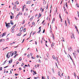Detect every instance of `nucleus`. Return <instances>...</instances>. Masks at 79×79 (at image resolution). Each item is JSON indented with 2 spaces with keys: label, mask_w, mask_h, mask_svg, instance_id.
<instances>
[{
  "label": "nucleus",
  "mask_w": 79,
  "mask_h": 79,
  "mask_svg": "<svg viewBox=\"0 0 79 79\" xmlns=\"http://www.w3.org/2000/svg\"><path fill=\"white\" fill-rule=\"evenodd\" d=\"M14 53L15 52H13L12 53H11L10 54V55L9 56H8V55H9V54L10 53V52L7 53L6 55V56L7 58H10V56H12L13 55V54H14Z\"/></svg>",
  "instance_id": "obj_1"
},
{
  "label": "nucleus",
  "mask_w": 79,
  "mask_h": 79,
  "mask_svg": "<svg viewBox=\"0 0 79 79\" xmlns=\"http://www.w3.org/2000/svg\"><path fill=\"white\" fill-rule=\"evenodd\" d=\"M6 27H7V29H8V28H9V27H10L11 26H10V23H6Z\"/></svg>",
  "instance_id": "obj_2"
},
{
  "label": "nucleus",
  "mask_w": 79,
  "mask_h": 79,
  "mask_svg": "<svg viewBox=\"0 0 79 79\" xmlns=\"http://www.w3.org/2000/svg\"><path fill=\"white\" fill-rule=\"evenodd\" d=\"M72 35L71 36V39H75V37H74V34L73 33H72Z\"/></svg>",
  "instance_id": "obj_3"
},
{
  "label": "nucleus",
  "mask_w": 79,
  "mask_h": 79,
  "mask_svg": "<svg viewBox=\"0 0 79 79\" xmlns=\"http://www.w3.org/2000/svg\"><path fill=\"white\" fill-rule=\"evenodd\" d=\"M31 2L30 1H28L26 2V4H31Z\"/></svg>",
  "instance_id": "obj_4"
},
{
  "label": "nucleus",
  "mask_w": 79,
  "mask_h": 79,
  "mask_svg": "<svg viewBox=\"0 0 79 79\" xmlns=\"http://www.w3.org/2000/svg\"><path fill=\"white\" fill-rule=\"evenodd\" d=\"M23 31V27H22L20 29V31L21 32Z\"/></svg>",
  "instance_id": "obj_5"
},
{
  "label": "nucleus",
  "mask_w": 79,
  "mask_h": 79,
  "mask_svg": "<svg viewBox=\"0 0 79 79\" xmlns=\"http://www.w3.org/2000/svg\"><path fill=\"white\" fill-rule=\"evenodd\" d=\"M41 16H42V15L41 14H40V13L39 14V16L38 18V19H39V18H40Z\"/></svg>",
  "instance_id": "obj_6"
},
{
  "label": "nucleus",
  "mask_w": 79,
  "mask_h": 79,
  "mask_svg": "<svg viewBox=\"0 0 79 79\" xmlns=\"http://www.w3.org/2000/svg\"><path fill=\"white\" fill-rule=\"evenodd\" d=\"M26 8V5H24V6H23V8L22 9V10L23 11H24V8Z\"/></svg>",
  "instance_id": "obj_7"
},
{
  "label": "nucleus",
  "mask_w": 79,
  "mask_h": 79,
  "mask_svg": "<svg viewBox=\"0 0 79 79\" xmlns=\"http://www.w3.org/2000/svg\"><path fill=\"white\" fill-rule=\"evenodd\" d=\"M52 57L54 60H56V61H57L58 59L57 58L56 59V58H55V57L54 56H52Z\"/></svg>",
  "instance_id": "obj_8"
},
{
  "label": "nucleus",
  "mask_w": 79,
  "mask_h": 79,
  "mask_svg": "<svg viewBox=\"0 0 79 79\" xmlns=\"http://www.w3.org/2000/svg\"><path fill=\"white\" fill-rule=\"evenodd\" d=\"M52 38L53 40H55V36H54V34H53V33H52Z\"/></svg>",
  "instance_id": "obj_9"
},
{
  "label": "nucleus",
  "mask_w": 79,
  "mask_h": 79,
  "mask_svg": "<svg viewBox=\"0 0 79 79\" xmlns=\"http://www.w3.org/2000/svg\"><path fill=\"white\" fill-rule=\"evenodd\" d=\"M4 41H5V40H4L3 39H2L1 40H0V43L2 42H3Z\"/></svg>",
  "instance_id": "obj_10"
},
{
  "label": "nucleus",
  "mask_w": 79,
  "mask_h": 79,
  "mask_svg": "<svg viewBox=\"0 0 79 79\" xmlns=\"http://www.w3.org/2000/svg\"><path fill=\"white\" fill-rule=\"evenodd\" d=\"M50 32L51 33L52 32V28L51 27V26H50Z\"/></svg>",
  "instance_id": "obj_11"
},
{
  "label": "nucleus",
  "mask_w": 79,
  "mask_h": 79,
  "mask_svg": "<svg viewBox=\"0 0 79 79\" xmlns=\"http://www.w3.org/2000/svg\"><path fill=\"white\" fill-rule=\"evenodd\" d=\"M12 61H13V59H11L10 60H9V64H10V63H11Z\"/></svg>",
  "instance_id": "obj_12"
},
{
  "label": "nucleus",
  "mask_w": 79,
  "mask_h": 79,
  "mask_svg": "<svg viewBox=\"0 0 79 79\" xmlns=\"http://www.w3.org/2000/svg\"><path fill=\"white\" fill-rule=\"evenodd\" d=\"M10 18L11 19H13V18H14V16H12L11 15H10Z\"/></svg>",
  "instance_id": "obj_13"
},
{
  "label": "nucleus",
  "mask_w": 79,
  "mask_h": 79,
  "mask_svg": "<svg viewBox=\"0 0 79 79\" xmlns=\"http://www.w3.org/2000/svg\"><path fill=\"white\" fill-rule=\"evenodd\" d=\"M18 15H22L23 14H22V13H21V12H19Z\"/></svg>",
  "instance_id": "obj_14"
},
{
  "label": "nucleus",
  "mask_w": 79,
  "mask_h": 79,
  "mask_svg": "<svg viewBox=\"0 0 79 79\" xmlns=\"http://www.w3.org/2000/svg\"><path fill=\"white\" fill-rule=\"evenodd\" d=\"M55 18H53L52 19V23H53V22H54V21H55Z\"/></svg>",
  "instance_id": "obj_15"
},
{
  "label": "nucleus",
  "mask_w": 79,
  "mask_h": 79,
  "mask_svg": "<svg viewBox=\"0 0 79 79\" xmlns=\"http://www.w3.org/2000/svg\"><path fill=\"white\" fill-rule=\"evenodd\" d=\"M5 33H4L2 35V37H3V36H5Z\"/></svg>",
  "instance_id": "obj_16"
},
{
  "label": "nucleus",
  "mask_w": 79,
  "mask_h": 79,
  "mask_svg": "<svg viewBox=\"0 0 79 79\" xmlns=\"http://www.w3.org/2000/svg\"><path fill=\"white\" fill-rule=\"evenodd\" d=\"M26 28H24V29H23V32H26Z\"/></svg>",
  "instance_id": "obj_17"
},
{
  "label": "nucleus",
  "mask_w": 79,
  "mask_h": 79,
  "mask_svg": "<svg viewBox=\"0 0 79 79\" xmlns=\"http://www.w3.org/2000/svg\"><path fill=\"white\" fill-rule=\"evenodd\" d=\"M24 23H25V20H23L22 24H24Z\"/></svg>",
  "instance_id": "obj_18"
},
{
  "label": "nucleus",
  "mask_w": 79,
  "mask_h": 79,
  "mask_svg": "<svg viewBox=\"0 0 79 79\" xmlns=\"http://www.w3.org/2000/svg\"><path fill=\"white\" fill-rule=\"evenodd\" d=\"M33 18H34V16H32V17L30 19V21H31V20H32L33 19Z\"/></svg>",
  "instance_id": "obj_19"
},
{
  "label": "nucleus",
  "mask_w": 79,
  "mask_h": 79,
  "mask_svg": "<svg viewBox=\"0 0 79 79\" xmlns=\"http://www.w3.org/2000/svg\"><path fill=\"white\" fill-rule=\"evenodd\" d=\"M59 17L61 19V22H62V19H61V15H60V14L59 15Z\"/></svg>",
  "instance_id": "obj_20"
},
{
  "label": "nucleus",
  "mask_w": 79,
  "mask_h": 79,
  "mask_svg": "<svg viewBox=\"0 0 79 79\" xmlns=\"http://www.w3.org/2000/svg\"><path fill=\"white\" fill-rule=\"evenodd\" d=\"M15 3L17 5H18V4H19V2L17 1H16Z\"/></svg>",
  "instance_id": "obj_21"
},
{
  "label": "nucleus",
  "mask_w": 79,
  "mask_h": 79,
  "mask_svg": "<svg viewBox=\"0 0 79 79\" xmlns=\"http://www.w3.org/2000/svg\"><path fill=\"white\" fill-rule=\"evenodd\" d=\"M12 20H11L10 21V24H12V25H13V23L12 22Z\"/></svg>",
  "instance_id": "obj_22"
},
{
  "label": "nucleus",
  "mask_w": 79,
  "mask_h": 79,
  "mask_svg": "<svg viewBox=\"0 0 79 79\" xmlns=\"http://www.w3.org/2000/svg\"><path fill=\"white\" fill-rule=\"evenodd\" d=\"M58 75H59V76H60V71H58Z\"/></svg>",
  "instance_id": "obj_23"
},
{
  "label": "nucleus",
  "mask_w": 79,
  "mask_h": 79,
  "mask_svg": "<svg viewBox=\"0 0 79 79\" xmlns=\"http://www.w3.org/2000/svg\"><path fill=\"white\" fill-rule=\"evenodd\" d=\"M21 35V33H20L18 34V35L19 36Z\"/></svg>",
  "instance_id": "obj_24"
},
{
  "label": "nucleus",
  "mask_w": 79,
  "mask_h": 79,
  "mask_svg": "<svg viewBox=\"0 0 79 79\" xmlns=\"http://www.w3.org/2000/svg\"><path fill=\"white\" fill-rule=\"evenodd\" d=\"M67 21H68V23H69V24H70V22H69V20L68 19Z\"/></svg>",
  "instance_id": "obj_25"
},
{
  "label": "nucleus",
  "mask_w": 79,
  "mask_h": 79,
  "mask_svg": "<svg viewBox=\"0 0 79 79\" xmlns=\"http://www.w3.org/2000/svg\"><path fill=\"white\" fill-rule=\"evenodd\" d=\"M40 31H41V28H40L39 31L38 32V33H40Z\"/></svg>",
  "instance_id": "obj_26"
},
{
  "label": "nucleus",
  "mask_w": 79,
  "mask_h": 79,
  "mask_svg": "<svg viewBox=\"0 0 79 79\" xmlns=\"http://www.w3.org/2000/svg\"><path fill=\"white\" fill-rule=\"evenodd\" d=\"M12 32H15V30H14V28H13L11 31Z\"/></svg>",
  "instance_id": "obj_27"
},
{
  "label": "nucleus",
  "mask_w": 79,
  "mask_h": 79,
  "mask_svg": "<svg viewBox=\"0 0 79 79\" xmlns=\"http://www.w3.org/2000/svg\"><path fill=\"white\" fill-rule=\"evenodd\" d=\"M74 75L75 77H76V74L75 73H74Z\"/></svg>",
  "instance_id": "obj_28"
},
{
  "label": "nucleus",
  "mask_w": 79,
  "mask_h": 79,
  "mask_svg": "<svg viewBox=\"0 0 79 79\" xmlns=\"http://www.w3.org/2000/svg\"><path fill=\"white\" fill-rule=\"evenodd\" d=\"M76 6H77V7H79V5L77 4H76Z\"/></svg>",
  "instance_id": "obj_29"
},
{
  "label": "nucleus",
  "mask_w": 79,
  "mask_h": 79,
  "mask_svg": "<svg viewBox=\"0 0 79 79\" xmlns=\"http://www.w3.org/2000/svg\"><path fill=\"white\" fill-rule=\"evenodd\" d=\"M31 58L32 59H35V57H33V56H31Z\"/></svg>",
  "instance_id": "obj_30"
},
{
  "label": "nucleus",
  "mask_w": 79,
  "mask_h": 79,
  "mask_svg": "<svg viewBox=\"0 0 79 79\" xmlns=\"http://www.w3.org/2000/svg\"><path fill=\"white\" fill-rule=\"evenodd\" d=\"M16 19H18V17H19V15H17V16H16Z\"/></svg>",
  "instance_id": "obj_31"
},
{
  "label": "nucleus",
  "mask_w": 79,
  "mask_h": 79,
  "mask_svg": "<svg viewBox=\"0 0 79 79\" xmlns=\"http://www.w3.org/2000/svg\"><path fill=\"white\" fill-rule=\"evenodd\" d=\"M21 60H22V59L21 58V57H20L19 59V61H21Z\"/></svg>",
  "instance_id": "obj_32"
},
{
  "label": "nucleus",
  "mask_w": 79,
  "mask_h": 79,
  "mask_svg": "<svg viewBox=\"0 0 79 79\" xmlns=\"http://www.w3.org/2000/svg\"><path fill=\"white\" fill-rule=\"evenodd\" d=\"M43 3H44V5H45V4H46V2L45 1H44V2H43Z\"/></svg>",
  "instance_id": "obj_33"
},
{
  "label": "nucleus",
  "mask_w": 79,
  "mask_h": 79,
  "mask_svg": "<svg viewBox=\"0 0 79 79\" xmlns=\"http://www.w3.org/2000/svg\"><path fill=\"white\" fill-rule=\"evenodd\" d=\"M64 11H65L66 10V8H65V7L64 6Z\"/></svg>",
  "instance_id": "obj_34"
},
{
  "label": "nucleus",
  "mask_w": 79,
  "mask_h": 79,
  "mask_svg": "<svg viewBox=\"0 0 79 79\" xmlns=\"http://www.w3.org/2000/svg\"><path fill=\"white\" fill-rule=\"evenodd\" d=\"M0 71H2V67H0Z\"/></svg>",
  "instance_id": "obj_35"
},
{
  "label": "nucleus",
  "mask_w": 79,
  "mask_h": 79,
  "mask_svg": "<svg viewBox=\"0 0 79 79\" xmlns=\"http://www.w3.org/2000/svg\"><path fill=\"white\" fill-rule=\"evenodd\" d=\"M16 25H15L14 26H13V27L12 28V29H13V28L14 29V28H15V27H16Z\"/></svg>",
  "instance_id": "obj_36"
},
{
  "label": "nucleus",
  "mask_w": 79,
  "mask_h": 79,
  "mask_svg": "<svg viewBox=\"0 0 79 79\" xmlns=\"http://www.w3.org/2000/svg\"><path fill=\"white\" fill-rule=\"evenodd\" d=\"M33 73H34L35 74H37V73H36V71H33Z\"/></svg>",
  "instance_id": "obj_37"
},
{
  "label": "nucleus",
  "mask_w": 79,
  "mask_h": 79,
  "mask_svg": "<svg viewBox=\"0 0 79 79\" xmlns=\"http://www.w3.org/2000/svg\"><path fill=\"white\" fill-rule=\"evenodd\" d=\"M62 42H64V38L62 39Z\"/></svg>",
  "instance_id": "obj_38"
},
{
  "label": "nucleus",
  "mask_w": 79,
  "mask_h": 79,
  "mask_svg": "<svg viewBox=\"0 0 79 79\" xmlns=\"http://www.w3.org/2000/svg\"><path fill=\"white\" fill-rule=\"evenodd\" d=\"M17 55H18V54H16V55L15 56H14V58H16V56H17Z\"/></svg>",
  "instance_id": "obj_39"
},
{
  "label": "nucleus",
  "mask_w": 79,
  "mask_h": 79,
  "mask_svg": "<svg viewBox=\"0 0 79 79\" xmlns=\"http://www.w3.org/2000/svg\"><path fill=\"white\" fill-rule=\"evenodd\" d=\"M53 46H54V44L52 43V48L53 47Z\"/></svg>",
  "instance_id": "obj_40"
},
{
  "label": "nucleus",
  "mask_w": 79,
  "mask_h": 79,
  "mask_svg": "<svg viewBox=\"0 0 79 79\" xmlns=\"http://www.w3.org/2000/svg\"><path fill=\"white\" fill-rule=\"evenodd\" d=\"M6 61H7V60H6V61H4V62L3 63V64H5V63H6Z\"/></svg>",
  "instance_id": "obj_41"
},
{
  "label": "nucleus",
  "mask_w": 79,
  "mask_h": 79,
  "mask_svg": "<svg viewBox=\"0 0 79 79\" xmlns=\"http://www.w3.org/2000/svg\"><path fill=\"white\" fill-rule=\"evenodd\" d=\"M16 5L14 6V8H15V10L16 9Z\"/></svg>",
  "instance_id": "obj_42"
},
{
  "label": "nucleus",
  "mask_w": 79,
  "mask_h": 79,
  "mask_svg": "<svg viewBox=\"0 0 79 79\" xmlns=\"http://www.w3.org/2000/svg\"><path fill=\"white\" fill-rule=\"evenodd\" d=\"M66 7H67V8H68V4H67V3H66Z\"/></svg>",
  "instance_id": "obj_43"
},
{
  "label": "nucleus",
  "mask_w": 79,
  "mask_h": 79,
  "mask_svg": "<svg viewBox=\"0 0 79 79\" xmlns=\"http://www.w3.org/2000/svg\"><path fill=\"white\" fill-rule=\"evenodd\" d=\"M35 33H36V31H35L34 32V33L33 34V35H34V34H35Z\"/></svg>",
  "instance_id": "obj_44"
},
{
  "label": "nucleus",
  "mask_w": 79,
  "mask_h": 79,
  "mask_svg": "<svg viewBox=\"0 0 79 79\" xmlns=\"http://www.w3.org/2000/svg\"><path fill=\"white\" fill-rule=\"evenodd\" d=\"M48 4H47V6L46 7L47 10V9H48Z\"/></svg>",
  "instance_id": "obj_45"
},
{
  "label": "nucleus",
  "mask_w": 79,
  "mask_h": 79,
  "mask_svg": "<svg viewBox=\"0 0 79 79\" xmlns=\"http://www.w3.org/2000/svg\"><path fill=\"white\" fill-rule=\"evenodd\" d=\"M14 53H15V54H14V55H15V54H16V53H17V52L15 51V52H14Z\"/></svg>",
  "instance_id": "obj_46"
},
{
  "label": "nucleus",
  "mask_w": 79,
  "mask_h": 79,
  "mask_svg": "<svg viewBox=\"0 0 79 79\" xmlns=\"http://www.w3.org/2000/svg\"><path fill=\"white\" fill-rule=\"evenodd\" d=\"M37 78H39V77H35V78H34V79H37Z\"/></svg>",
  "instance_id": "obj_47"
},
{
  "label": "nucleus",
  "mask_w": 79,
  "mask_h": 79,
  "mask_svg": "<svg viewBox=\"0 0 79 79\" xmlns=\"http://www.w3.org/2000/svg\"><path fill=\"white\" fill-rule=\"evenodd\" d=\"M44 9H43L42 10H41L42 13H43V12H44Z\"/></svg>",
  "instance_id": "obj_48"
},
{
  "label": "nucleus",
  "mask_w": 79,
  "mask_h": 79,
  "mask_svg": "<svg viewBox=\"0 0 79 79\" xmlns=\"http://www.w3.org/2000/svg\"><path fill=\"white\" fill-rule=\"evenodd\" d=\"M65 25H67V24L66 23V20L65 21Z\"/></svg>",
  "instance_id": "obj_49"
},
{
  "label": "nucleus",
  "mask_w": 79,
  "mask_h": 79,
  "mask_svg": "<svg viewBox=\"0 0 79 79\" xmlns=\"http://www.w3.org/2000/svg\"><path fill=\"white\" fill-rule=\"evenodd\" d=\"M69 57H70V58L71 59V58H71V56L69 54Z\"/></svg>",
  "instance_id": "obj_50"
},
{
  "label": "nucleus",
  "mask_w": 79,
  "mask_h": 79,
  "mask_svg": "<svg viewBox=\"0 0 79 79\" xmlns=\"http://www.w3.org/2000/svg\"><path fill=\"white\" fill-rule=\"evenodd\" d=\"M68 79H70V77H69V76H68Z\"/></svg>",
  "instance_id": "obj_51"
},
{
  "label": "nucleus",
  "mask_w": 79,
  "mask_h": 79,
  "mask_svg": "<svg viewBox=\"0 0 79 79\" xmlns=\"http://www.w3.org/2000/svg\"><path fill=\"white\" fill-rule=\"evenodd\" d=\"M23 64H24V63H23L22 64H21L22 66H24Z\"/></svg>",
  "instance_id": "obj_52"
},
{
  "label": "nucleus",
  "mask_w": 79,
  "mask_h": 79,
  "mask_svg": "<svg viewBox=\"0 0 79 79\" xmlns=\"http://www.w3.org/2000/svg\"><path fill=\"white\" fill-rule=\"evenodd\" d=\"M34 24H35L34 22H33L32 23V25H34Z\"/></svg>",
  "instance_id": "obj_53"
},
{
  "label": "nucleus",
  "mask_w": 79,
  "mask_h": 79,
  "mask_svg": "<svg viewBox=\"0 0 79 79\" xmlns=\"http://www.w3.org/2000/svg\"><path fill=\"white\" fill-rule=\"evenodd\" d=\"M18 74H17L16 73L15 74V76H18Z\"/></svg>",
  "instance_id": "obj_54"
},
{
  "label": "nucleus",
  "mask_w": 79,
  "mask_h": 79,
  "mask_svg": "<svg viewBox=\"0 0 79 79\" xmlns=\"http://www.w3.org/2000/svg\"><path fill=\"white\" fill-rule=\"evenodd\" d=\"M37 65V67H39V66H40V64H38Z\"/></svg>",
  "instance_id": "obj_55"
},
{
  "label": "nucleus",
  "mask_w": 79,
  "mask_h": 79,
  "mask_svg": "<svg viewBox=\"0 0 79 79\" xmlns=\"http://www.w3.org/2000/svg\"><path fill=\"white\" fill-rule=\"evenodd\" d=\"M43 9H42V7H41L40 9V11H42V10H43Z\"/></svg>",
  "instance_id": "obj_56"
},
{
  "label": "nucleus",
  "mask_w": 79,
  "mask_h": 79,
  "mask_svg": "<svg viewBox=\"0 0 79 79\" xmlns=\"http://www.w3.org/2000/svg\"><path fill=\"white\" fill-rule=\"evenodd\" d=\"M52 69L53 72H55V71H54V69Z\"/></svg>",
  "instance_id": "obj_57"
},
{
  "label": "nucleus",
  "mask_w": 79,
  "mask_h": 79,
  "mask_svg": "<svg viewBox=\"0 0 79 79\" xmlns=\"http://www.w3.org/2000/svg\"><path fill=\"white\" fill-rule=\"evenodd\" d=\"M45 32V29H44L43 32V33H44Z\"/></svg>",
  "instance_id": "obj_58"
},
{
  "label": "nucleus",
  "mask_w": 79,
  "mask_h": 79,
  "mask_svg": "<svg viewBox=\"0 0 79 79\" xmlns=\"http://www.w3.org/2000/svg\"><path fill=\"white\" fill-rule=\"evenodd\" d=\"M24 40V39L23 40V42H22V43L24 42V40Z\"/></svg>",
  "instance_id": "obj_59"
},
{
  "label": "nucleus",
  "mask_w": 79,
  "mask_h": 79,
  "mask_svg": "<svg viewBox=\"0 0 79 79\" xmlns=\"http://www.w3.org/2000/svg\"><path fill=\"white\" fill-rule=\"evenodd\" d=\"M77 52L78 53H79V50H77Z\"/></svg>",
  "instance_id": "obj_60"
},
{
  "label": "nucleus",
  "mask_w": 79,
  "mask_h": 79,
  "mask_svg": "<svg viewBox=\"0 0 79 79\" xmlns=\"http://www.w3.org/2000/svg\"><path fill=\"white\" fill-rule=\"evenodd\" d=\"M75 28L76 29H77V27L75 26Z\"/></svg>",
  "instance_id": "obj_61"
},
{
  "label": "nucleus",
  "mask_w": 79,
  "mask_h": 79,
  "mask_svg": "<svg viewBox=\"0 0 79 79\" xmlns=\"http://www.w3.org/2000/svg\"><path fill=\"white\" fill-rule=\"evenodd\" d=\"M35 68H37V65H36H36H35Z\"/></svg>",
  "instance_id": "obj_62"
},
{
  "label": "nucleus",
  "mask_w": 79,
  "mask_h": 79,
  "mask_svg": "<svg viewBox=\"0 0 79 79\" xmlns=\"http://www.w3.org/2000/svg\"><path fill=\"white\" fill-rule=\"evenodd\" d=\"M30 55H31V56H32V53H30Z\"/></svg>",
  "instance_id": "obj_63"
},
{
  "label": "nucleus",
  "mask_w": 79,
  "mask_h": 79,
  "mask_svg": "<svg viewBox=\"0 0 79 79\" xmlns=\"http://www.w3.org/2000/svg\"><path fill=\"white\" fill-rule=\"evenodd\" d=\"M77 79H79V76H77Z\"/></svg>",
  "instance_id": "obj_64"
}]
</instances>
